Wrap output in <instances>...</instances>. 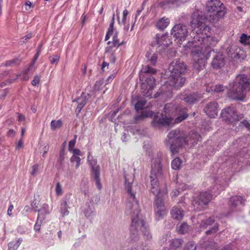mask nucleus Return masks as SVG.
Segmentation results:
<instances>
[{"label": "nucleus", "instance_id": "obj_48", "mask_svg": "<svg viewBox=\"0 0 250 250\" xmlns=\"http://www.w3.org/2000/svg\"><path fill=\"white\" fill-rule=\"evenodd\" d=\"M8 250H16L19 246L18 245L16 244V243L12 241L8 243Z\"/></svg>", "mask_w": 250, "mask_h": 250}, {"label": "nucleus", "instance_id": "obj_12", "mask_svg": "<svg viewBox=\"0 0 250 250\" xmlns=\"http://www.w3.org/2000/svg\"><path fill=\"white\" fill-rule=\"evenodd\" d=\"M88 162L91 168V173L92 177L95 181L96 185L99 189H101L102 186L100 180V167L97 165L96 159L88 156Z\"/></svg>", "mask_w": 250, "mask_h": 250}, {"label": "nucleus", "instance_id": "obj_38", "mask_svg": "<svg viewBox=\"0 0 250 250\" xmlns=\"http://www.w3.org/2000/svg\"><path fill=\"white\" fill-rule=\"evenodd\" d=\"M85 216L87 218H90L94 215V211L92 208L88 206L87 208L84 210Z\"/></svg>", "mask_w": 250, "mask_h": 250}, {"label": "nucleus", "instance_id": "obj_16", "mask_svg": "<svg viewBox=\"0 0 250 250\" xmlns=\"http://www.w3.org/2000/svg\"><path fill=\"white\" fill-rule=\"evenodd\" d=\"M200 135L196 132L189 133L188 136L184 137V141L186 142L184 144V147L186 146H190V147L194 146L195 144L200 141Z\"/></svg>", "mask_w": 250, "mask_h": 250}, {"label": "nucleus", "instance_id": "obj_64", "mask_svg": "<svg viewBox=\"0 0 250 250\" xmlns=\"http://www.w3.org/2000/svg\"><path fill=\"white\" fill-rule=\"evenodd\" d=\"M144 119V118L143 117V116H142L141 114L140 115H139L136 116L134 117V119L136 121H139V120H143Z\"/></svg>", "mask_w": 250, "mask_h": 250}, {"label": "nucleus", "instance_id": "obj_1", "mask_svg": "<svg viewBox=\"0 0 250 250\" xmlns=\"http://www.w3.org/2000/svg\"><path fill=\"white\" fill-rule=\"evenodd\" d=\"M206 17L202 12L196 10L192 15V20L190 22L192 27L195 29L192 32L193 41L188 42L184 47L185 50L188 49L191 52L194 62V68L197 71L205 68L208 56L213 54V58L211 62L212 66L215 69H219L225 65L224 58L220 52L215 53L213 50L208 52L204 50V47L213 45L217 42V39L208 34L209 32L210 28L206 24Z\"/></svg>", "mask_w": 250, "mask_h": 250}, {"label": "nucleus", "instance_id": "obj_20", "mask_svg": "<svg viewBox=\"0 0 250 250\" xmlns=\"http://www.w3.org/2000/svg\"><path fill=\"white\" fill-rule=\"evenodd\" d=\"M241 50L237 45H231L228 48V53L231 58H240Z\"/></svg>", "mask_w": 250, "mask_h": 250}, {"label": "nucleus", "instance_id": "obj_41", "mask_svg": "<svg viewBox=\"0 0 250 250\" xmlns=\"http://www.w3.org/2000/svg\"><path fill=\"white\" fill-rule=\"evenodd\" d=\"M19 63V60L18 58H15L13 60L7 61L5 62V66H13Z\"/></svg>", "mask_w": 250, "mask_h": 250}, {"label": "nucleus", "instance_id": "obj_54", "mask_svg": "<svg viewBox=\"0 0 250 250\" xmlns=\"http://www.w3.org/2000/svg\"><path fill=\"white\" fill-rule=\"evenodd\" d=\"M71 152L73 154L72 156H79L82 155V152H81L80 149L78 148L73 149L72 150H71Z\"/></svg>", "mask_w": 250, "mask_h": 250}, {"label": "nucleus", "instance_id": "obj_22", "mask_svg": "<svg viewBox=\"0 0 250 250\" xmlns=\"http://www.w3.org/2000/svg\"><path fill=\"white\" fill-rule=\"evenodd\" d=\"M172 217L177 220H181L184 216V211L177 207H173L171 211Z\"/></svg>", "mask_w": 250, "mask_h": 250}, {"label": "nucleus", "instance_id": "obj_24", "mask_svg": "<svg viewBox=\"0 0 250 250\" xmlns=\"http://www.w3.org/2000/svg\"><path fill=\"white\" fill-rule=\"evenodd\" d=\"M146 62L148 63L147 65H155L157 62L158 57L156 53L147 52L146 55Z\"/></svg>", "mask_w": 250, "mask_h": 250}, {"label": "nucleus", "instance_id": "obj_53", "mask_svg": "<svg viewBox=\"0 0 250 250\" xmlns=\"http://www.w3.org/2000/svg\"><path fill=\"white\" fill-rule=\"evenodd\" d=\"M39 169V165H34L32 167V171L31 172V174L32 175H36L38 172Z\"/></svg>", "mask_w": 250, "mask_h": 250}, {"label": "nucleus", "instance_id": "obj_49", "mask_svg": "<svg viewBox=\"0 0 250 250\" xmlns=\"http://www.w3.org/2000/svg\"><path fill=\"white\" fill-rule=\"evenodd\" d=\"M40 82V76H36L34 77V79L32 80L31 83L33 86H37L39 84Z\"/></svg>", "mask_w": 250, "mask_h": 250}, {"label": "nucleus", "instance_id": "obj_13", "mask_svg": "<svg viewBox=\"0 0 250 250\" xmlns=\"http://www.w3.org/2000/svg\"><path fill=\"white\" fill-rule=\"evenodd\" d=\"M152 125L154 127H160L163 126H173L174 125V119L163 114L159 118L155 116L152 122Z\"/></svg>", "mask_w": 250, "mask_h": 250}, {"label": "nucleus", "instance_id": "obj_27", "mask_svg": "<svg viewBox=\"0 0 250 250\" xmlns=\"http://www.w3.org/2000/svg\"><path fill=\"white\" fill-rule=\"evenodd\" d=\"M68 205L67 201L66 199L63 200L62 201L60 207L61 212L62 216L67 215L69 214V211L68 210Z\"/></svg>", "mask_w": 250, "mask_h": 250}, {"label": "nucleus", "instance_id": "obj_63", "mask_svg": "<svg viewBox=\"0 0 250 250\" xmlns=\"http://www.w3.org/2000/svg\"><path fill=\"white\" fill-rule=\"evenodd\" d=\"M128 11L126 9L124 10L123 11V21H124L126 20V16L128 15Z\"/></svg>", "mask_w": 250, "mask_h": 250}, {"label": "nucleus", "instance_id": "obj_52", "mask_svg": "<svg viewBox=\"0 0 250 250\" xmlns=\"http://www.w3.org/2000/svg\"><path fill=\"white\" fill-rule=\"evenodd\" d=\"M241 125L245 127L250 131V123L247 120H244L241 122Z\"/></svg>", "mask_w": 250, "mask_h": 250}, {"label": "nucleus", "instance_id": "obj_40", "mask_svg": "<svg viewBox=\"0 0 250 250\" xmlns=\"http://www.w3.org/2000/svg\"><path fill=\"white\" fill-rule=\"evenodd\" d=\"M20 74H14L13 78H11L8 80L6 82H3L1 83V86H3L5 85L7 83H11L16 82V81L18 79V78L21 76Z\"/></svg>", "mask_w": 250, "mask_h": 250}, {"label": "nucleus", "instance_id": "obj_14", "mask_svg": "<svg viewBox=\"0 0 250 250\" xmlns=\"http://www.w3.org/2000/svg\"><path fill=\"white\" fill-rule=\"evenodd\" d=\"M219 105L216 102H211L207 104L204 108V111L210 118H214L217 115Z\"/></svg>", "mask_w": 250, "mask_h": 250}, {"label": "nucleus", "instance_id": "obj_33", "mask_svg": "<svg viewBox=\"0 0 250 250\" xmlns=\"http://www.w3.org/2000/svg\"><path fill=\"white\" fill-rule=\"evenodd\" d=\"M240 42L244 45H248L250 44V36L246 34H242L240 38Z\"/></svg>", "mask_w": 250, "mask_h": 250}, {"label": "nucleus", "instance_id": "obj_23", "mask_svg": "<svg viewBox=\"0 0 250 250\" xmlns=\"http://www.w3.org/2000/svg\"><path fill=\"white\" fill-rule=\"evenodd\" d=\"M141 231L143 233V238L144 240L146 241H150L152 239V234L148 229V228L146 226L145 222L144 221V225L141 226Z\"/></svg>", "mask_w": 250, "mask_h": 250}, {"label": "nucleus", "instance_id": "obj_59", "mask_svg": "<svg viewBox=\"0 0 250 250\" xmlns=\"http://www.w3.org/2000/svg\"><path fill=\"white\" fill-rule=\"evenodd\" d=\"M15 135V131L13 129H10L7 133V136L9 137H13Z\"/></svg>", "mask_w": 250, "mask_h": 250}, {"label": "nucleus", "instance_id": "obj_3", "mask_svg": "<svg viewBox=\"0 0 250 250\" xmlns=\"http://www.w3.org/2000/svg\"><path fill=\"white\" fill-rule=\"evenodd\" d=\"M151 170L150 175L151 190L153 194L156 195L154 202V211L156 219L157 220L162 219L167 213L163 199L158 197L161 189L159 188L158 178L162 175L163 169L161 160L158 156L152 160Z\"/></svg>", "mask_w": 250, "mask_h": 250}, {"label": "nucleus", "instance_id": "obj_18", "mask_svg": "<svg viewBox=\"0 0 250 250\" xmlns=\"http://www.w3.org/2000/svg\"><path fill=\"white\" fill-rule=\"evenodd\" d=\"M177 117L174 119V125L181 123L188 116V109L186 107H180L177 108Z\"/></svg>", "mask_w": 250, "mask_h": 250}, {"label": "nucleus", "instance_id": "obj_26", "mask_svg": "<svg viewBox=\"0 0 250 250\" xmlns=\"http://www.w3.org/2000/svg\"><path fill=\"white\" fill-rule=\"evenodd\" d=\"M169 23V19L163 17L158 21L156 24V26L159 29L164 30L168 25Z\"/></svg>", "mask_w": 250, "mask_h": 250}, {"label": "nucleus", "instance_id": "obj_44", "mask_svg": "<svg viewBox=\"0 0 250 250\" xmlns=\"http://www.w3.org/2000/svg\"><path fill=\"white\" fill-rule=\"evenodd\" d=\"M77 136L75 135L74 136V139L71 140L69 141L68 143V150L69 151H71V150L74 149V147L75 146L76 142V139H77Z\"/></svg>", "mask_w": 250, "mask_h": 250}, {"label": "nucleus", "instance_id": "obj_45", "mask_svg": "<svg viewBox=\"0 0 250 250\" xmlns=\"http://www.w3.org/2000/svg\"><path fill=\"white\" fill-rule=\"evenodd\" d=\"M218 230V225L217 224H215V225L210 229L206 231V233L207 234H209L215 233Z\"/></svg>", "mask_w": 250, "mask_h": 250}, {"label": "nucleus", "instance_id": "obj_4", "mask_svg": "<svg viewBox=\"0 0 250 250\" xmlns=\"http://www.w3.org/2000/svg\"><path fill=\"white\" fill-rule=\"evenodd\" d=\"M186 65L180 60H174L169 64L167 73H169L170 80L161 87L162 92L165 93L170 92L172 87L179 88L182 87L185 83L184 73L186 70Z\"/></svg>", "mask_w": 250, "mask_h": 250}, {"label": "nucleus", "instance_id": "obj_17", "mask_svg": "<svg viewBox=\"0 0 250 250\" xmlns=\"http://www.w3.org/2000/svg\"><path fill=\"white\" fill-rule=\"evenodd\" d=\"M89 94L83 92L80 97L73 101V103L76 102L78 104L76 112L78 115L81 111L83 107L85 105L88 99Z\"/></svg>", "mask_w": 250, "mask_h": 250}, {"label": "nucleus", "instance_id": "obj_2", "mask_svg": "<svg viewBox=\"0 0 250 250\" xmlns=\"http://www.w3.org/2000/svg\"><path fill=\"white\" fill-rule=\"evenodd\" d=\"M125 186L129 197L126 205V212L131 214V223L130 228L129 238L130 241L137 242L139 239L138 229L141 230V226L144 225V220L139 217L140 209L138 201L136 200L135 193L132 191L131 182L125 176Z\"/></svg>", "mask_w": 250, "mask_h": 250}, {"label": "nucleus", "instance_id": "obj_30", "mask_svg": "<svg viewBox=\"0 0 250 250\" xmlns=\"http://www.w3.org/2000/svg\"><path fill=\"white\" fill-rule=\"evenodd\" d=\"M182 161L179 158H176L171 162V167L174 170H178L180 168Z\"/></svg>", "mask_w": 250, "mask_h": 250}, {"label": "nucleus", "instance_id": "obj_35", "mask_svg": "<svg viewBox=\"0 0 250 250\" xmlns=\"http://www.w3.org/2000/svg\"><path fill=\"white\" fill-rule=\"evenodd\" d=\"M188 225L186 223H183L180 225L178 229V232L181 234H185L188 232Z\"/></svg>", "mask_w": 250, "mask_h": 250}, {"label": "nucleus", "instance_id": "obj_60", "mask_svg": "<svg viewBox=\"0 0 250 250\" xmlns=\"http://www.w3.org/2000/svg\"><path fill=\"white\" fill-rule=\"evenodd\" d=\"M100 200V198L98 196H95L91 198V201L94 204H97Z\"/></svg>", "mask_w": 250, "mask_h": 250}, {"label": "nucleus", "instance_id": "obj_57", "mask_svg": "<svg viewBox=\"0 0 250 250\" xmlns=\"http://www.w3.org/2000/svg\"><path fill=\"white\" fill-rule=\"evenodd\" d=\"M23 147V144L22 142V139L21 138L17 143L16 149H19Z\"/></svg>", "mask_w": 250, "mask_h": 250}, {"label": "nucleus", "instance_id": "obj_31", "mask_svg": "<svg viewBox=\"0 0 250 250\" xmlns=\"http://www.w3.org/2000/svg\"><path fill=\"white\" fill-rule=\"evenodd\" d=\"M62 125V122L61 120H58L57 121L52 120L50 124L51 128L52 130L60 128Z\"/></svg>", "mask_w": 250, "mask_h": 250}, {"label": "nucleus", "instance_id": "obj_55", "mask_svg": "<svg viewBox=\"0 0 250 250\" xmlns=\"http://www.w3.org/2000/svg\"><path fill=\"white\" fill-rule=\"evenodd\" d=\"M24 7L26 10H29L33 7L32 3L30 1H26L24 4Z\"/></svg>", "mask_w": 250, "mask_h": 250}, {"label": "nucleus", "instance_id": "obj_8", "mask_svg": "<svg viewBox=\"0 0 250 250\" xmlns=\"http://www.w3.org/2000/svg\"><path fill=\"white\" fill-rule=\"evenodd\" d=\"M141 72L146 74V80L142 84L141 89L144 90L142 91L143 95L149 98H151L152 93L150 91L155 86V79L153 76L149 75V74H154L156 72V70L148 65L143 66Z\"/></svg>", "mask_w": 250, "mask_h": 250}, {"label": "nucleus", "instance_id": "obj_28", "mask_svg": "<svg viewBox=\"0 0 250 250\" xmlns=\"http://www.w3.org/2000/svg\"><path fill=\"white\" fill-rule=\"evenodd\" d=\"M214 222V219L212 217H209L208 219L203 220L201 222L200 227L201 229H205L208 226L212 225Z\"/></svg>", "mask_w": 250, "mask_h": 250}, {"label": "nucleus", "instance_id": "obj_37", "mask_svg": "<svg viewBox=\"0 0 250 250\" xmlns=\"http://www.w3.org/2000/svg\"><path fill=\"white\" fill-rule=\"evenodd\" d=\"M34 64V62H33L30 64V65L29 67V68L23 72V75L21 77V80H22V81H27V80H28L29 77V76L28 75V73L29 71V70H30V69L33 66Z\"/></svg>", "mask_w": 250, "mask_h": 250}, {"label": "nucleus", "instance_id": "obj_39", "mask_svg": "<svg viewBox=\"0 0 250 250\" xmlns=\"http://www.w3.org/2000/svg\"><path fill=\"white\" fill-rule=\"evenodd\" d=\"M146 101L144 100L139 101L135 105V108L136 110H142L146 104Z\"/></svg>", "mask_w": 250, "mask_h": 250}, {"label": "nucleus", "instance_id": "obj_11", "mask_svg": "<svg viewBox=\"0 0 250 250\" xmlns=\"http://www.w3.org/2000/svg\"><path fill=\"white\" fill-rule=\"evenodd\" d=\"M221 116L224 120L233 123L242 119L244 116L243 114L238 115L233 106H228L222 110Z\"/></svg>", "mask_w": 250, "mask_h": 250}, {"label": "nucleus", "instance_id": "obj_42", "mask_svg": "<svg viewBox=\"0 0 250 250\" xmlns=\"http://www.w3.org/2000/svg\"><path fill=\"white\" fill-rule=\"evenodd\" d=\"M183 250H196V245L191 242L187 243Z\"/></svg>", "mask_w": 250, "mask_h": 250}, {"label": "nucleus", "instance_id": "obj_10", "mask_svg": "<svg viewBox=\"0 0 250 250\" xmlns=\"http://www.w3.org/2000/svg\"><path fill=\"white\" fill-rule=\"evenodd\" d=\"M212 199L211 194L208 192H202L192 201L194 210L200 211L203 210Z\"/></svg>", "mask_w": 250, "mask_h": 250}, {"label": "nucleus", "instance_id": "obj_15", "mask_svg": "<svg viewBox=\"0 0 250 250\" xmlns=\"http://www.w3.org/2000/svg\"><path fill=\"white\" fill-rule=\"evenodd\" d=\"M180 99L184 101L188 104H193L197 103L202 98L201 95L197 93L189 94H181Z\"/></svg>", "mask_w": 250, "mask_h": 250}, {"label": "nucleus", "instance_id": "obj_7", "mask_svg": "<svg viewBox=\"0 0 250 250\" xmlns=\"http://www.w3.org/2000/svg\"><path fill=\"white\" fill-rule=\"evenodd\" d=\"M207 10L210 13L208 20L212 23H217L226 13L225 6L219 0H210L208 1Z\"/></svg>", "mask_w": 250, "mask_h": 250}, {"label": "nucleus", "instance_id": "obj_36", "mask_svg": "<svg viewBox=\"0 0 250 250\" xmlns=\"http://www.w3.org/2000/svg\"><path fill=\"white\" fill-rule=\"evenodd\" d=\"M70 162L71 163H76L75 168H78L81 165V159L79 156H72L70 158Z\"/></svg>", "mask_w": 250, "mask_h": 250}, {"label": "nucleus", "instance_id": "obj_62", "mask_svg": "<svg viewBox=\"0 0 250 250\" xmlns=\"http://www.w3.org/2000/svg\"><path fill=\"white\" fill-rule=\"evenodd\" d=\"M18 120L19 122H22L25 120V117L21 114L18 113Z\"/></svg>", "mask_w": 250, "mask_h": 250}, {"label": "nucleus", "instance_id": "obj_6", "mask_svg": "<svg viewBox=\"0 0 250 250\" xmlns=\"http://www.w3.org/2000/svg\"><path fill=\"white\" fill-rule=\"evenodd\" d=\"M185 142L182 132L178 129L171 130L165 140L166 145L172 154L178 153L180 149L184 147Z\"/></svg>", "mask_w": 250, "mask_h": 250}, {"label": "nucleus", "instance_id": "obj_29", "mask_svg": "<svg viewBox=\"0 0 250 250\" xmlns=\"http://www.w3.org/2000/svg\"><path fill=\"white\" fill-rule=\"evenodd\" d=\"M36 210L39 212H40L38 214V218H37L38 220H39V218L41 217V216L42 214L45 215V214H48L49 213V206L46 204H43L42 206L41 209H37Z\"/></svg>", "mask_w": 250, "mask_h": 250}, {"label": "nucleus", "instance_id": "obj_21", "mask_svg": "<svg viewBox=\"0 0 250 250\" xmlns=\"http://www.w3.org/2000/svg\"><path fill=\"white\" fill-rule=\"evenodd\" d=\"M184 243L183 239L180 238L172 239L169 241V247L171 250H176L180 248Z\"/></svg>", "mask_w": 250, "mask_h": 250}, {"label": "nucleus", "instance_id": "obj_50", "mask_svg": "<svg viewBox=\"0 0 250 250\" xmlns=\"http://www.w3.org/2000/svg\"><path fill=\"white\" fill-rule=\"evenodd\" d=\"M60 60V56L58 55L53 56L50 57V62L51 64L57 63Z\"/></svg>", "mask_w": 250, "mask_h": 250}, {"label": "nucleus", "instance_id": "obj_58", "mask_svg": "<svg viewBox=\"0 0 250 250\" xmlns=\"http://www.w3.org/2000/svg\"><path fill=\"white\" fill-rule=\"evenodd\" d=\"M38 220L37 219V222H36V223L35 224V225H34V229L36 231H39L40 230V229H41V223H38Z\"/></svg>", "mask_w": 250, "mask_h": 250}, {"label": "nucleus", "instance_id": "obj_19", "mask_svg": "<svg viewBox=\"0 0 250 250\" xmlns=\"http://www.w3.org/2000/svg\"><path fill=\"white\" fill-rule=\"evenodd\" d=\"M156 42L159 46L167 47L171 42L166 35H162L160 36L158 34L156 35Z\"/></svg>", "mask_w": 250, "mask_h": 250}, {"label": "nucleus", "instance_id": "obj_5", "mask_svg": "<svg viewBox=\"0 0 250 250\" xmlns=\"http://www.w3.org/2000/svg\"><path fill=\"white\" fill-rule=\"evenodd\" d=\"M250 91V79L244 74L236 77L232 87L228 92V97L235 101H243L246 92Z\"/></svg>", "mask_w": 250, "mask_h": 250}, {"label": "nucleus", "instance_id": "obj_9", "mask_svg": "<svg viewBox=\"0 0 250 250\" xmlns=\"http://www.w3.org/2000/svg\"><path fill=\"white\" fill-rule=\"evenodd\" d=\"M188 30L186 25L182 24L175 25L171 31V34L180 46L188 36Z\"/></svg>", "mask_w": 250, "mask_h": 250}, {"label": "nucleus", "instance_id": "obj_61", "mask_svg": "<svg viewBox=\"0 0 250 250\" xmlns=\"http://www.w3.org/2000/svg\"><path fill=\"white\" fill-rule=\"evenodd\" d=\"M13 208H14V206L13 205H11L9 207V208H8V210H7V214L8 216H11L12 211Z\"/></svg>", "mask_w": 250, "mask_h": 250}, {"label": "nucleus", "instance_id": "obj_56", "mask_svg": "<svg viewBox=\"0 0 250 250\" xmlns=\"http://www.w3.org/2000/svg\"><path fill=\"white\" fill-rule=\"evenodd\" d=\"M146 0H145L143 2L142 6L140 8L138 9L137 11V14L136 16L139 15L141 12L142 11V10L144 9V6L146 3Z\"/></svg>", "mask_w": 250, "mask_h": 250}, {"label": "nucleus", "instance_id": "obj_32", "mask_svg": "<svg viewBox=\"0 0 250 250\" xmlns=\"http://www.w3.org/2000/svg\"><path fill=\"white\" fill-rule=\"evenodd\" d=\"M123 42H121V43H119V40L118 39V35H117V33H116L114 36H113V40H112V42H111L110 41H109L108 42H107V44H112V45L110 46L111 47H115V46H119L122 44H123Z\"/></svg>", "mask_w": 250, "mask_h": 250}, {"label": "nucleus", "instance_id": "obj_51", "mask_svg": "<svg viewBox=\"0 0 250 250\" xmlns=\"http://www.w3.org/2000/svg\"><path fill=\"white\" fill-rule=\"evenodd\" d=\"M141 114L144 118L152 116L153 113L150 111H143L141 112Z\"/></svg>", "mask_w": 250, "mask_h": 250}, {"label": "nucleus", "instance_id": "obj_34", "mask_svg": "<svg viewBox=\"0 0 250 250\" xmlns=\"http://www.w3.org/2000/svg\"><path fill=\"white\" fill-rule=\"evenodd\" d=\"M225 87L222 84L216 85L214 87H212L211 89H207L208 92H210L211 91H214L217 93H220L224 91Z\"/></svg>", "mask_w": 250, "mask_h": 250}, {"label": "nucleus", "instance_id": "obj_43", "mask_svg": "<svg viewBox=\"0 0 250 250\" xmlns=\"http://www.w3.org/2000/svg\"><path fill=\"white\" fill-rule=\"evenodd\" d=\"M114 20H115V14H113L110 24L109 25V26L108 28V30L107 32V33H108V34H112L113 33Z\"/></svg>", "mask_w": 250, "mask_h": 250}, {"label": "nucleus", "instance_id": "obj_25", "mask_svg": "<svg viewBox=\"0 0 250 250\" xmlns=\"http://www.w3.org/2000/svg\"><path fill=\"white\" fill-rule=\"evenodd\" d=\"M244 200L241 196H235L230 199L229 205L232 208H234L237 206L242 204Z\"/></svg>", "mask_w": 250, "mask_h": 250}, {"label": "nucleus", "instance_id": "obj_47", "mask_svg": "<svg viewBox=\"0 0 250 250\" xmlns=\"http://www.w3.org/2000/svg\"><path fill=\"white\" fill-rule=\"evenodd\" d=\"M32 38V33H29L21 39V42L22 43H26L28 40Z\"/></svg>", "mask_w": 250, "mask_h": 250}, {"label": "nucleus", "instance_id": "obj_46", "mask_svg": "<svg viewBox=\"0 0 250 250\" xmlns=\"http://www.w3.org/2000/svg\"><path fill=\"white\" fill-rule=\"evenodd\" d=\"M56 194L58 196L61 195L62 193V189L60 183H57L55 188Z\"/></svg>", "mask_w": 250, "mask_h": 250}]
</instances>
